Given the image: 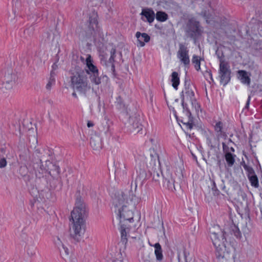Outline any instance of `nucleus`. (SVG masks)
Instances as JSON below:
<instances>
[{"label": "nucleus", "instance_id": "1", "mask_svg": "<svg viewBox=\"0 0 262 262\" xmlns=\"http://www.w3.org/2000/svg\"><path fill=\"white\" fill-rule=\"evenodd\" d=\"M88 215L86 205L80 197L76 200L75 207L71 212L73 226L70 235L76 241L79 242L85 232V220Z\"/></svg>", "mask_w": 262, "mask_h": 262}, {"label": "nucleus", "instance_id": "2", "mask_svg": "<svg viewBox=\"0 0 262 262\" xmlns=\"http://www.w3.org/2000/svg\"><path fill=\"white\" fill-rule=\"evenodd\" d=\"M72 85L74 90L85 94L90 89V86L88 84V80L85 74L84 70L80 67H76L75 70L72 72L71 76Z\"/></svg>", "mask_w": 262, "mask_h": 262}, {"label": "nucleus", "instance_id": "3", "mask_svg": "<svg viewBox=\"0 0 262 262\" xmlns=\"http://www.w3.org/2000/svg\"><path fill=\"white\" fill-rule=\"evenodd\" d=\"M33 166L35 171H38L40 174L38 176L39 177H42V174L48 172L52 177L56 178L60 173L59 166L49 160H47L43 164L41 159H39V162L34 163Z\"/></svg>", "mask_w": 262, "mask_h": 262}, {"label": "nucleus", "instance_id": "4", "mask_svg": "<svg viewBox=\"0 0 262 262\" xmlns=\"http://www.w3.org/2000/svg\"><path fill=\"white\" fill-rule=\"evenodd\" d=\"M209 232L214 247L221 250L223 248H226L225 242L226 240L225 237V233L221 231L219 226L214 225L209 229Z\"/></svg>", "mask_w": 262, "mask_h": 262}, {"label": "nucleus", "instance_id": "5", "mask_svg": "<svg viewBox=\"0 0 262 262\" xmlns=\"http://www.w3.org/2000/svg\"><path fill=\"white\" fill-rule=\"evenodd\" d=\"M86 68L85 73L89 75V78L91 82L96 85H99L101 83V77L99 76V71L96 66L93 63V60L91 56L88 55L86 60Z\"/></svg>", "mask_w": 262, "mask_h": 262}, {"label": "nucleus", "instance_id": "6", "mask_svg": "<svg viewBox=\"0 0 262 262\" xmlns=\"http://www.w3.org/2000/svg\"><path fill=\"white\" fill-rule=\"evenodd\" d=\"M130 193L129 191L125 190V191H117L112 197L113 204L115 207L117 208V210L120 209H125L126 208L128 204V194Z\"/></svg>", "mask_w": 262, "mask_h": 262}, {"label": "nucleus", "instance_id": "7", "mask_svg": "<svg viewBox=\"0 0 262 262\" xmlns=\"http://www.w3.org/2000/svg\"><path fill=\"white\" fill-rule=\"evenodd\" d=\"M200 27V24L198 21L192 19H190L187 24L185 31L186 36L195 40L201 33Z\"/></svg>", "mask_w": 262, "mask_h": 262}, {"label": "nucleus", "instance_id": "8", "mask_svg": "<svg viewBox=\"0 0 262 262\" xmlns=\"http://www.w3.org/2000/svg\"><path fill=\"white\" fill-rule=\"evenodd\" d=\"M231 70L228 63L221 60L219 69V77L220 82L224 86L226 85L230 80Z\"/></svg>", "mask_w": 262, "mask_h": 262}, {"label": "nucleus", "instance_id": "9", "mask_svg": "<svg viewBox=\"0 0 262 262\" xmlns=\"http://www.w3.org/2000/svg\"><path fill=\"white\" fill-rule=\"evenodd\" d=\"M241 164L243 166L244 169L248 172L247 177L251 186L254 188H258L259 187L258 179L257 176L255 174L253 169L246 165L244 161H243Z\"/></svg>", "mask_w": 262, "mask_h": 262}, {"label": "nucleus", "instance_id": "10", "mask_svg": "<svg viewBox=\"0 0 262 262\" xmlns=\"http://www.w3.org/2000/svg\"><path fill=\"white\" fill-rule=\"evenodd\" d=\"M98 15L97 13L95 11H92L89 14V20H88V34L92 35L95 31L98 30V21H97Z\"/></svg>", "mask_w": 262, "mask_h": 262}, {"label": "nucleus", "instance_id": "11", "mask_svg": "<svg viewBox=\"0 0 262 262\" xmlns=\"http://www.w3.org/2000/svg\"><path fill=\"white\" fill-rule=\"evenodd\" d=\"M179 49L178 51V57L185 66L189 65L190 63L188 55V50L186 46L183 43L179 44Z\"/></svg>", "mask_w": 262, "mask_h": 262}, {"label": "nucleus", "instance_id": "12", "mask_svg": "<svg viewBox=\"0 0 262 262\" xmlns=\"http://www.w3.org/2000/svg\"><path fill=\"white\" fill-rule=\"evenodd\" d=\"M118 212L120 219V223L124 221H128L129 222L133 221V213L132 211L127 209V207L125 209L119 208Z\"/></svg>", "mask_w": 262, "mask_h": 262}, {"label": "nucleus", "instance_id": "13", "mask_svg": "<svg viewBox=\"0 0 262 262\" xmlns=\"http://www.w3.org/2000/svg\"><path fill=\"white\" fill-rule=\"evenodd\" d=\"M163 178L164 184L169 190L171 191L176 190L175 181L171 173L166 172L163 176Z\"/></svg>", "mask_w": 262, "mask_h": 262}, {"label": "nucleus", "instance_id": "14", "mask_svg": "<svg viewBox=\"0 0 262 262\" xmlns=\"http://www.w3.org/2000/svg\"><path fill=\"white\" fill-rule=\"evenodd\" d=\"M140 121V117L137 115L129 117V122L135 132L138 133L142 129V125Z\"/></svg>", "mask_w": 262, "mask_h": 262}, {"label": "nucleus", "instance_id": "15", "mask_svg": "<svg viewBox=\"0 0 262 262\" xmlns=\"http://www.w3.org/2000/svg\"><path fill=\"white\" fill-rule=\"evenodd\" d=\"M223 148L224 151L225 152V158L227 165L229 167H231L235 163V157L236 156L226 150V148H228V147L224 143H223Z\"/></svg>", "mask_w": 262, "mask_h": 262}, {"label": "nucleus", "instance_id": "16", "mask_svg": "<svg viewBox=\"0 0 262 262\" xmlns=\"http://www.w3.org/2000/svg\"><path fill=\"white\" fill-rule=\"evenodd\" d=\"M136 37L138 40V46L142 47L145 46V42H148L150 40V36L145 33L137 32Z\"/></svg>", "mask_w": 262, "mask_h": 262}, {"label": "nucleus", "instance_id": "17", "mask_svg": "<svg viewBox=\"0 0 262 262\" xmlns=\"http://www.w3.org/2000/svg\"><path fill=\"white\" fill-rule=\"evenodd\" d=\"M141 15L144 16L147 21L149 23L153 22L155 17V14L154 11L152 9L148 8L143 9Z\"/></svg>", "mask_w": 262, "mask_h": 262}, {"label": "nucleus", "instance_id": "18", "mask_svg": "<svg viewBox=\"0 0 262 262\" xmlns=\"http://www.w3.org/2000/svg\"><path fill=\"white\" fill-rule=\"evenodd\" d=\"M238 79L244 84L249 86L250 84V78L247 72L244 70L238 71Z\"/></svg>", "mask_w": 262, "mask_h": 262}, {"label": "nucleus", "instance_id": "19", "mask_svg": "<svg viewBox=\"0 0 262 262\" xmlns=\"http://www.w3.org/2000/svg\"><path fill=\"white\" fill-rule=\"evenodd\" d=\"M185 94L187 97H189L190 98V99L192 101V103H193L192 101L193 100H195V99L194 98V87L193 86L190 85L189 82H188V83L187 84V81L186 80H185Z\"/></svg>", "mask_w": 262, "mask_h": 262}, {"label": "nucleus", "instance_id": "20", "mask_svg": "<svg viewBox=\"0 0 262 262\" xmlns=\"http://www.w3.org/2000/svg\"><path fill=\"white\" fill-rule=\"evenodd\" d=\"M90 144L94 150H99L102 148L101 140L99 137L91 138Z\"/></svg>", "mask_w": 262, "mask_h": 262}, {"label": "nucleus", "instance_id": "21", "mask_svg": "<svg viewBox=\"0 0 262 262\" xmlns=\"http://www.w3.org/2000/svg\"><path fill=\"white\" fill-rule=\"evenodd\" d=\"M116 49H112L111 51V56L108 61V63H110V72H111L113 75H115V67L114 62H115V57L116 56Z\"/></svg>", "mask_w": 262, "mask_h": 262}, {"label": "nucleus", "instance_id": "22", "mask_svg": "<svg viewBox=\"0 0 262 262\" xmlns=\"http://www.w3.org/2000/svg\"><path fill=\"white\" fill-rule=\"evenodd\" d=\"M15 79V75L12 74L11 72H8L5 74L4 80L6 82V89H10L12 88V83Z\"/></svg>", "mask_w": 262, "mask_h": 262}, {"label": "nucleus", "instance_id": "23", "mask_svg": "<svg viewBox=\"0 0 262 262\" xmlns=\"http://www.w3.org/2000/svg\"><path fill=\"white\" fill-rule=\"evenodd\" d=\"M260 27H262V22L254 20V22H251L249 24V29H251V32L254 34H256L257 32H258ZM249 31V30L247 31L248 33Z\"/></svg>", "mask_w": 262, "mask_h": 262}, {"label": "nucleus", "instance_id": "24", "mask_svg": "<svg viewBox=\"0 0 262 262\" xmlns=\"http://www.w3.org/2000/svg\"><path fill=\"white\" fill-rule=\"evenodd\" d=\"M153 246L155 247V254L158 260L161 261L163 258L162 250L161 245L159 243H156Z\"/></svg>", "mask_w": 262, "mask_h": 262}, {"label": "nucleus", "instance_id": "25", "mask_svg": "<svg viewBox=\"0 0 262 262\" xmlns=\"http://www.w3.org/2000/svg\"><path fill=\"white\" fill-rule=\"evenodd\" d=\"M172 86L176 90L178 89V86L180 83L179 77L178 73L173 72L171 74V80Z\"/></svg>", "mask_w": 262, "mask_h": 262}, {"label": "nucleus", "instance_id": "26", "mask_svg": "<svg viewBox=\"0 0 262 262\" xmlns=\"http://www.w3.org/2000/svg\"><path fill=\"white\" fill-rule=\"evenodd\" d=\"M58 242H56V244H57L59 247V250L61 254H65L66 255H68L69 254V251L67 247H66L60 241L59 238H57Z\"/></svg>", "mask_w": 262, "mask_h": 262}, {"label": "nucleus", "instance_id": "27", "mask_svg": "<svg viewBox=\"0 0 262 262\" xmlns=\"http://www.w3.org/2000/svg\"><path fill=\"white\" fill-rule=\"evenodd\" d=\"M156 19L160 21H165L168 19V15L164 12L158 11L156 15Z\"/></svg>", "mask_w": 262, "mask_h": 262}, {"label": "nucleus", "instance_id": "28", "mask_svg": "<svg viewBox=\"0 0 262 262\" xmlns=\"http://www.w3.org/2000/svg\"><path fill=\"white\" fill-rule=\"evenodd\" d=\"M55 83V77H54V73L52 71L51 72V74H50V77L48 80V82L46 85V89L47 90L50 91L51 88H52V86L53 85H54Z\"/></svg>", "mask_w": 262, "mask_h": 262}, {"label": "nucleus", "instance_id": "29", "mask_svg": "<svg viewBox=\"0 0 262 262\" xmlns=\"http://www.w3.org/2000/svg\"><path fill=\"white\" fill-rule=\"evenodd\" d=\"M121 241L123 244H126L127 241V233L126 232L125 228L123 226H121Z\"/></svg>", "mask_w": 262, "mask_h": 262}, {"label": "nucleus", "instance_id": "30", "mask_svg": "<svg viewBox=\"0 0 262 262\" xmlns=\"http://www.w3.org/2000/svg\"><path fill=\"white\" fill-rule=\"evenodd\" d=\"M192 62L194 64V68L197 71L200 70V60L198 56H193Z\"/></svg>", "mask_w": 262, "mask_h": 262}, {"label": "nucleus", "instance_id": "31", "mask_svg": "<svg viewBox=\"0 0 262 262\" xmlns=\"http://www.w3.org/2000/svg\"><path fill=\"white\" fill-rule=\"evenodd\" d=\"M181 97H182V105L183 110L185 112L186 115L188 117H191V113L187 107V104L184 103V95L183 94Z\"/></svg>", "mask_w": 262, "mask_h": 262}, {"label": "nucleus", "instance_id": "32", "mask_svg": "<svg viewBox=\"0 0 262 262\" xmlns=\"http://www.w3.org/2000/svg\"><path fill=\"white\" fill-rule=\"evenodd\" d=\"M223 127V123L221 121L216 122L214 126L215 131L217 133H220V135H221L222 133Z\"/></svg>", "mask_w": 262, "mask_h": 262}, {"label": "nucleus", "instance_id": "33", "mask_svg": "<svg viewBox=\"0 0 262 262\" xmlns=\"http://www.w3.org/2000/svg\"><path fill=\"white\" fill-rule=\"evenodd\" d=\"M129 191L130 192V193L128 194V196L130 197V202L133 203L134 205H135L139 202V199L136 196L134 195L133 192L131 190Z\"/></svg>", "mask_w": 262, "mask_h": 262}, {"label": "nucleus", "instance_id": "34", "mask_svg": "<svg viewBox=\"0 0 262 262\" xmlns=\"http://www.w3.org/2000/svg\"><path fill=\"white\" fill-rule=\"evenodd\" d=\"M34 28L33 26H30L28 29L24 31V34L26 35V37H31L33 35Z\"/></svg>", "mask_w": 262, "mask_h": 262}, {"label": "nucleus", "instance_id": "35", "mask_svg": "<svg viewBox=\"0 0 262 262\" xmlns=\"http://www.w3.org/2000/svg\"><path fill=\"white\" fill-rule=\"evenodd\" d=\"M188 117V121L187 122H184L183 121H182V122L184 124H185L188 129H191L193 128V124L192 123V118L191 116Z\"/></svg>", "mask_w": 262, "mask_h": 262}, {"label": "nucleus", "instance_id": "36", "mask_svg": "<svg viewBox=\"0 0 262 262\" xmlns=\"http://www.w3.org/2000/svg\"><path fill=\"white\" fill-rule=\"evenodd\" d=\"M204 76L205 77V78H206V79L207 80H208L209 81V79H210L211 81H213V78H212V73H211V72L210 70H206L204 73Z\"/></svg>", "mask_w": 262, "mask_h": 262}, {"label": "nucleus", "instance_id": "37", "mask_svg": "<svg viewBox=\"0 0 262 262\" xmlns=\"http://www.w3.org/2000/svg\"><path fill=\"white\" fill-rule=\"evenodd\" d=\"M160 173L161 172H158L157 171H154L151 173V175L152 176V179L155 181H158L159 178H160Z\"/></svg>", "mask_w": 262, "mask_h": 262}, {"label": "nucleus", "instance_id": "38", "mask_svg": "<svg viewBox=\"0 0 262 262\" xmlns=\"http://www.w3.org/2000/svg\"><path fill=\"white\" fill-rule=\"evenodd\" d=\"M212 190L213 191V193L214 195H219L220 194V191L217 189L215 183L214 181H212Z\"/></svg>", "mask_w": 262, "mask_h": 262}, {"label": "nucleus", "instance_id": "39", "mask_svg": "<svg viewBox=\"0 0 262 262\" xmlns=\"http://www.w3.org/2000/svg\"><path fill=\"white\" fill-rule=\"evenodd\" d=\"M7 162L5 158H0V168H4L7 165Z\"/></svg>", "mask_w": 262, "mask_h": 262}, {"label": "nucleus", "instance_id": "40", "mask_svg": "<svg viewBox=\"0 0 262 262\" xmlns=\"http://www.w3.org/2000/svg\"><path fill=\"white\" fill-rule=\"evenodd\" d=\"M215 54L216 55L217 57L220 59V62H221V60H223L222 59L224 56L222 52L221 51H220V50L219 49H217L216 50Z\"/></svg>", "mask_w": 262, "mask_h": 262}, {"label": "nucleus", "instance_id": "41", "mask_svg": "<svg viewBox=\"0 0 262 262\" xmlns=\"http://www.w3.org/2000/svg\"><path fill=\"white\" fill-rule=\"evenodd\" d=\"M184 256L185 259V262H188V255H189V253L186 251L185 249L183 251Z\"/></svg>", "mask_w": 262, "mask_h": 262}, {"label": "nucleus", "instance_id": "42", "mask_svg": "<svg viewBox=\"0 0 262 262\" xmlns=\"http://www.w3.org/2000/svg\"><path fill=\"white\" fill-rule=\"evenodd\" d=\"M255 49L256 50H260L262 49V42L258 41L255 46Z\"/></svg>", "mask_w": 262, "mask_h": 262}, {"label": "nucleus", "instance_id": "43", "mask_svg": "<svg viewBox=\"0 0 262 262\" xmlns=\"http://www.w3.org/2000/svg\"><path fill=\"white\" fill-rule=\"evenodd\" d=\"M116 174L117 175H122L123 176L126 175V171H125V169H123V171H120V170H118L116 171Z\"/></svg>", "mask_w": 262, "mask_h": 262}, {"label": "nucleus", "instance_id": "44", "mask_svg": "<svg viewBox=\"0 0 262 262\" xmlns=\"http://www.w3.org/2000/svg\"><path fill=\"white\" fill-rule=\"evenodd\" d=\"M250 99H251V97H250V96H249V97L248 98V99H247V102H246V105H245V108H244L245 109L248 110L249 104H250Z\"/></svg>", "mask_w": 262, "mask_h": 262}, {"label": "nucleus", "instance_id": "45", "mask_svg": "<svg viewBox=\"0 0 262 262\" xmlns=\"http://www.w3.org/2000/svg\"><path fill=\"white\" fill-rule=\"evenodd\" d=\"M105 64L107 68V70L110 71V63H108V61H104Z\"/></svg>", "mask_w": 262, "mask_h": 262}, {"label": "nucleus", "instance_id": "46", "mask_svg": "<svg viewBox=\"0 0 262 262\" xmlns=\"http://www.w3.org/2000/svg\"><path fill=\"white\" fill-rule=\"evenodd\" d=\"M87 126L88 127H92L94 126V124L93 122H92L91 121H88V122L87 123Z\"/></svg>", "mask_w": 262, "mask_h": 262}, {"label": "nucleus", "instance_id": "47", "mask_svg": "<svg viewBox=\"0 0 262 262\" xmlns=\"http://www.w3.org/2000/svg\"><path fill=\"white\" fill-rule=\"evenodd\" d=\"M4 81H1V80H0V90L3 89L4 88L3 85L4 84Z\"/></svg>", "mask_w": 262, "mask_h": 262}, {"label": "nucleus", "instance_id": "48", "mask_svg": "<svg viewBox=\"0 0 262 262\" xmlns=\"http://www.w3.org/2000/svg\"><path fill=\"white\" fill-rule=\"evenodd\" d=\"M26 168L25 167H20L19 169V171H25Z\"/></svg>", "mask_w": 262, "mask_h": 262}, {"label": "nucleus", "instance_id": "49", "mask_svg": "<svg viewBox=\"0 0 262 262\" xmlns=\"http://www.w3.org/2000/svg\"><path fill=\"white\" fill-rule=\"evenodd\" d=\"M202 13L203 14V16L207 18H208V17L207 16V12L206 11L202 12Z\"/></svg>", "mask_w": 262, "mask_h": 262}, {"label": "nucleus", "instance_id": "50", "mask_svg": "<svg viewBox=\"0 0 262 262\" xmlns=\"http://www.w3.org/2000/svg\"><path fill=\"white\" fill-rule=\"evenodd\" d=\"M0 151H1V152L4 153L5 151V149L4 148H2L0 149Z\"/></svg>", "mask_w": 262, "mask_h": 262}, {"label": "nucleus", "instance_id": "51", "mask_svg": "<svg viewBox=\"0 0 262 262\" xmlns=\"http://www.w3.org/2000/svg\"><path fill=\"white\" fill-rule=\"evenodd\" d=\"M113 262H124L123 260L116 259Z\"/></svg>", "mask_w": 262, "mask_h": 262}, {"label": "nucleus", "instance_id": "52", "mask_svg": "<svg viewBox=\"0 0 262 262\" xmlns=\"http://www.w3.org/2000/svg\"><path fill=\"white\" fill-rule=\"evenodd\" d=\"M47 38H48V40H49L50 39V34L49 33H47Z\"/></svg>", "mask_w": 262, "mask_h": 262}, {"label": "nucleus", "instance_id": "53", "mask_svg": "<svg viewBox=\"0 0 262 262\" xmlns=\"http://www.w3.org/2000/svg\"><path fill=\"white\" fill-rule=\"evenodd\" d=\"M57 66L55 64H54L52 66L53 69L54 70L57 68Z\"/></svg>", "mask_w": 262, "mask_h": 262}, {"label": "nucleus", "instance_id": "54", "mask_svg": "<svg viewBox=\"0 0 262 262\" xmlns=\"http://www.w3.org/2000/svg\"><path fill=\"white\" fill-rule=\"evenodd\" d=\"M72 95L76 98L77 97V95L75 92H73Z\"/></svg>", "mask_w": 262, "mask_h": 262}, {"label": "nucleus", "instance_id": "55", "mask_svg": "<svg viewBox=\"0 0 262 262\" xmlns=\"http://www.w3.org/2000/svg\"><path fill=\"white\" fill-rule=\"evenodd\" d=\"M230 150H231V151H233V152H234V149L233 147H231V148H230Z\"/></svg>", "mask_w": 262, "mask_h": 262}, {"label": "nucleus", "instance_id": "56", "mask_svg": "<svg viewBox=\"0 0 262 262\" xmlns=\"http://www.w3.org/2000/svg\"><path fill=\"white\" fill-rule=\"evenodd\" d=\"M53 170H51V171H55V168H52Z\"/></svg>", "mask_w": 262, "mask_h": 262}, {"label": "nucleus", "instance_id": "57", "mask_svg": "<svg viewBox=\"0 0 262 262\" xmlns=\"http://www.w3.org/2000/svg\"><path fill=\"white\" fill-rule=\"evenodd\" d=\"M144 262H150V261L148 260H144Z\"/></svg>", "mask_w": 262, "mask_h": 262}, {"label": "nucleus", "instance_id": "58", "mask_svg": "<svg viewBox=\"0 0 262 262\" xmlns=\"http://www.w3.org/2000/svg\"><path fill=\"white\" fill-rule=\"evenodd\" d=\"M157 157H158V161H159V162L160 163V161H159V157L158 156H157Z\"/></svg>", "mask_w": 262, "mask_h": 262}, {"label": "nucleus", "instance_id": "59", "mask_svg": "<svg viewBox=\"0 0 262 262\" xmlns=\"http://www.w3.org/2000/svg\"><path fill=\"white\" fill-rule=\"evenodd\" d=\"M104 77H106V78H107V77L106 76V75H104V76H103V78H104Z\"/></svg>", "mask_w": 262, "mask_h": 262}, {"label": "nucleus", "instance_id": "60", "mask_svg": "<svg viewBox=\"0 0 262 262\" xmlns=\"http://www.w3.org/2000/svg\"><path fill=\"white\" fill-rule=\"evenodd\" d=\"M224 188H225V185H224V186L223 187V189H224Z\"/></svg>", "mask_w": 262, "mask_h": 262}, {"label": "nucleus", "instance_id": "61", "mask_svg": "<svg viewBox=\"0 0 262 262\" xmlns=\"http://www.w3.org/2000/svg\"><path fill=\"white\" fill-rule=\"evenodd\" d=\"M15 6L16 7V2L15 3Z\"/></svg>", "mask_w": 262, "mask_h": 262}]
</instances>
